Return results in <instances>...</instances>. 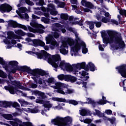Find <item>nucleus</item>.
Listing matches in <instances>:
<instances>
[{
    "label": "nucleus",
    "mask_w": 126,
    "mask_h": 126,
    "mask_svg": "<svg viewBox=\"0 0 126 126\" xmlns=\"http://www.w3.org/2000/svg\"><path fill=\"white\" fill-rule=\"evenodd\" d=\"M107 33L109 37H102V41L103 44H119L120 49H125L126 48V44L125 41L123 40L122 34L117 32L107 30Z\"/></svg>",
    "instance_id": "obj_1"
},
{
    "label": "nucleus",
    "mask_w": 126,
    "mask_h": 126,
    "mask_svg": "<svg viewBox=\"0 0 126 126\" xmlns=\"http://www.w3.org/2000/svg\"><path fill=\"white\" fill-rule=\"evenodd\" d=\"M42 52H34L33 51H29V54H34L36 56H37L38 59H40V60L42 59L45 61H48V63H50L54 68H58L59 67V62L57 63H56V62L61 61V56L60 55H53L52 56V55L45 50H42Z\"/></svg>",
    "instance_id": "obj_2"
},
{
    "label": "nucleus",
    "mask_w": 126,
    "mask_h": 126,
    "mask_svg": "<svg viewBox=\"0 0 126 126\" xmlns=\"http://www.w3.org/2000/svg\"><path fill=\"white\" fill-rule=\"evenodd\" d=\"M8 65L11 66L10 70H8V78L9 80L13 79V76H12L10 73H16V71H23V72H26L25 65L24 66H19L18 65L19 63L16 61H11L9 62L8 63Z\"/></svg>",
    "instance_id": "obj_3"
},
{
    "label": "nucleus",
    "mask_w": 126,
    "mask_h": 126,
    "mask_svg": "<svg viewBox=\"0 0 126 126\" xmlns=\"http://www.w3.org/2000/svg\"><path fill=\"white\" fill-rule=\"evenodd\" d=\"M51 122L55 126H69L71 125V123H72V119L69 116L64 118L58 116L56 119L52 120Z\"/></svg>",
    "instance_id": "obj_4"
},
{
    "label": "nucleus",
    "mask_w": 126,
    "mask_h": 126,
    "mask_svg": "<svg viewBox=\"0 0 126 126\" xmlns=\"http://www.w3.org/2000/svg\"><path fill=\"white\" fill-rule=\"evenodd\" d=\"M25 68L26 72L32 74L33 76H37V77H40V76H49V73L43 69L36 68L32 70L30 68V67L26 65H25Z\"/></svg>",
    "instance_id": "obj_5"
},
{
    "label": "nucleus",
    "mask_w": 126,
    "mask_h": 126,
    "mask_svg": "<svg viewBox=\"0 0 126 126\" xmlns=\"http://www.w3.org/2000/svg\"><path fill=\"white\" fill-rule=\"evenodd\" d=\"M87 101H88V104L92 105L94 108H95V107L97 106V104H99V105H105V104H107L106 97L104 95L102 96V98L101 99L97 102H95V101L92 100V99L90 98H87Z\"/></svg>",
    "instance_id": "obj_6"
},
{
    "label": "nucleus",
    "mask_w": 126,
    "mask_h": 126,
    "mask_svg": "<svg viewBox=\"0 0 126 126\" xmlns=\"http://www.w3.org/2000/svg\"><path fill=\"white\" fill-rule=\"evenodd\" d=\"M12 10V7L7 4L5 3L4 4H1L0 6V11L1 13H4L5 12H10Z\"/></svg>",
    "instance_id": "obj_7"
},
{
    "label": "nucleus",
    "mask_w": 126,
    "mask_h": 126,
    "mask_svg": "<svg viewBox=\"0 0 126 126\" xmlns=\"http://www.w3.org/2000/svg\"><path fill=\"white\" fill-rule=\"evenodd\" d=\"M116 69H118L119 73L122 77L126 78V65L125 64L116 67Z\"/></svg>",
    "instance_id": "obj_8"
},
{
    "label": "nucleus",
    "mask_w": 126,
    "mask_h": 126,
    "mask_svg": "<svg viewBox=\"0 0 126 126\" xmlns=\"http://www.w3.org/2000/svg\"><path fill=\"white\" fill-rule=\"evenodd\" d=\"M16 34H17V35H19V36H25L27 35L28 36V37H35V34L31 33V32H28L26 33L24 32H23L22 30H18L17 31L15 32Z\"/></svg>",
    "instance_id": "obj_9"
},
{
    "label": "nucleus",
    "mask_w": 126,
    "mask_h": 126,
    "mask_svg": "<svg viewBox=\"0 0 126 126\" xmlns=\"http://www.w3.org/2000/svg\"><path fill=\"white\" fill-rule=\"evenodd\" d=\"M32 42L34 47H38V46L44 47L45 46V42L39 39H32Z\"/></svg>",
    "instance_id": "obj_10"
},
{
    "label": "nucleus",
    "mask_w": 126,
    "mask_h": 126,
    "mask_svg": "<svg viewBox=\"0 0 126 126\" xmlns=\"http://www.w3.org/2000/svg\"><path fill=\"white\" fill-rule=\"evenodd\" d=\"M95 71V70H97V67L95 66L94 63L92 62H89L88 64H87V68L86 71Z\"/></svg>",
    "instance_id": "obj_11"
},
{
    "label": "nucleus",
    "mask_w": 126,
    "mask_h": 126,
    "mask_svg": "<svg viewBox=\"0 0 126 126\" xmlns=\"http://www.w3.org/2000/svg\"><path fill=\"white\" fill-rule=\"evenodd\" d=\"M65 48H68L67 44H66V43H63L60 49V52L61 54H62V55H66V54H67L68 51H66Z\"/></svg>",
    "instance_id": "obj_12"
},
{
    "label": "nucleus",
    "mask_w": 126,
    "mask_h": 126,
    "mask_svg": "<svg viewBox=\"0 0 126 126\" xmlns=\"http://www.w3.org/2000/svg\"><path fill=\"white\" fill-rule=\"evenodd\" d=\"M20 24L15 21L10 20L8 23V26L12 28H19Z\"/></svg>",
    "instance_id": "obj_13"
},
{
    "label": "nucleus",
    "mask_w": 126,
    "mask_h": 126,
    "mask_svg": "<svg viewBox=\"0 0 126 126\" xmlns=\"http://www.w3.org/2000/svg\"><path fill=\"white\" fill-rule=\"evenodd\" d=\"M82 5L86 6L88 8H93L94 5L91 2L88 1L86 0H82L81 1Z\"/></svg>",
    "instance_id": "obj_14"
},
{
    "label": "nucleus",
    "mask_w": 126,
    "mask_h": 126,
    "mask_svg": "<svg viewBox=\"0 0 126 126\" xmlns=\"http://www.w3.org/2000/svg\"><path fill=\"white\" fill-rule=\"evenodd\" d=\"M76 42L75 46L73 47L72 50L74 53L75 52V53H78V51L80 50L81 49L82 42H78V41L77 40H76Z\"/></svg>",
    "instance_id": "obj_15"
},
{
    "label": "nucleus",
    "mask_w": 126,
    "mask_h": 126,
    "mask_svg": "<svg viewBox=\"0 0 126 126\" xmlns=\"http://www.w3.org/2000/svg\"><path fill=\"white\" fill-rule=\"evenodd\" d=\"M7 38L9 40H11V39H17V35L14 33V32L12 31H9L7 33Z\"/></svg>",
    "instance_id": "obj_16"
},
{
    "label": "nucleus",
    "mask_w": 126,
    "mask_h": 126,
    "mask_svg": "<svg viewBox=\"0 0 126 126\" xmlns=\"http://www.w3.org/2000/svg\"><path fill=\"white\" fill-rule=\"evenodd\" d=\"M77 80V78L76 77L71 76L70 75H67V77L66 79V81L71 82V83H73Z\"/></svg>",
    "instance_id": "obj_17"
},
{
    "label": "nucleus",
    "mask_w": 126,
    "mask_h": 126,
    "mask_svg": "<svg viewBox=\"0 0 126 126\" xmlns=\"http://www.w3.org/2000/svg\"><path fill=\"white\" fill-rule=\"evenodd\" d=\"M14 121H10V125L12 126H19L20 124H22V121L17 118L14 119Z\"/></svg>",
    "instance_id": "obj_18"
},
{
    "label": "nucleus",
    "mask_w": 126,
    "mask_h": 126,
    "mask_svg": "<svg viewBox=\"0 0 126 126\" xmlns=\"http://www.w3.org/2000/svg\"><path fill=\"white\" fill-rule=\"evenodd\" d=\"M9 92H10V94L14 95V94H17L19 93V90H18V88L17 87L10 86V91Z\"/></svg>",
    "instance_id": "obj_19"
},
{
    "label": "nucleus",
    "mask_w": 126,
    "mask_h": 126,
    "mask_svg": "<svg viewBox=\"0 0 126 126\" xmlns=\"http://www.w3.org/2000/svg\"><path fill=\"white\" fill-rule=\"evenodd\" d=\"M0 64L2 65L3 68H5L6 70H7L8 68V65L7 64V62L3 60V58L0 57Z\"/></svg>",
    "instance_id": "obj_20"
},
{
    "label": "nucleus",
    "mask_w": 126,
    "mask_h": 126,
    "mask_svg": "<svg viewBox=\"0 0 126 126\" xmlns=\"http://www.w3.org/2000/svg\"><path fill=\"white\" fill-rule=\"evenodd\" d=\"M55 2L56 4H58V7L60 8H64L65 6V2L63 1H60L59 0H55Z\"/></svg>",
    "instance_id": "obj_21"
},
{
    "label": "nucleus",
    "mask_w": 126,
    "mask_h": 126,
    "mask_svg": "<svg viewBox=\"0 0 126 126\" xmlns=\"http://www.w3.org/2000/svg\"><path fill=\"white\" fill-rule=\"evenodd\" d=\"M56 39L52 36V35H49L48 36L46 37V44H51V43L53 42V41H55Z\"/></svg>",
    "instance_id": "obj_22"
},
{
    "label": "nucleus",
    "mask_w": 126,
    "mask_h": 126,
    "mask_svg": "<svg viewBox=\"0 0 126 126\" xmlns=\"http://www.w3.org/2000/svg\"><path fill=\"white\" fill-rule=\"evenodd\" d=\"M64 43H66V44H68L69 46L71 47V46H73V45H74V44L75 43V41L73 40V39L70 37H68L65 42H64Z\"/></svg>",
    "instance_id": "obj_23"
},
{
    "label": "nucleus",
    "mask_w": 126,
    "mask_h": 126,
    "mask_svg": "<svg viewBox=\"0 0 126 126\" xmlns=\"http://www.w3.org/2000/svg\"><path fill=\"white\" fill-rule=\"evenodd\" d=\"M82 48V52L83 54H87V52H88V49L86 48V44H85V42L84 41H82V44H81Z\"/></svg>",
    "instance_id": "obj_24"
},
{
    "label": "nucleus",
    "mask_w": 126,
    "mask_h": 126,
    "mask_svg": "<svg viewBox=\"0 0 126 126\" xmlns=\"http://www.w3.org/2000/svg\"><path fill=\"white\" fill-rule=\"evenodd\" d=\"M42 105H43V107H44V108H46L47 109H48V110H50V108H52L53 106V105L50 103V101L47 100H44Z\"/></svg>",
    "instance_id": "obj_25"
},
{
    "label": "nucleus",
    "mask_w": 126,
    "mask_h": 126,
    "mask_svg": "<svg viewBox=\"0 0 126 126\" xmlns=\"http://www.w3.org/2000/svg\"><path fill=\"white\" fill-rule=\"evenodd\" d=\"M65 68L66 71H72L73 70V67L69 63H65Z\"/></svg>",
    "instance_id": "obj_26"
},
{
    "label": "nucleus",
    "mask_w": 126,
    "mask_h": 126,
    "mask_svg": "<svg viewBox=\"0 0 126 126\" xmlns=\"http://www.w3.org/2000/svg\"><path fill=\"white\" fill-rule=\"evenodd\" d=\"M2 104L4 108H8V107H11L12 102L4 101L2 102Z\"/></svg>",
    "instance_id": "obj_27"
},
{
    "label": "nucleus",
    "mask_w": 126,
    "mask_h": 126,
    "mask_svg": "<svg viewBox=\"0 0 126 126\" xmlns=\"http://www.w3.org/2000/svg\"><path fill=\"white\" fill-rule=\"evenodd\" d=\"M65 102H66V103H68V104L73 105L74 106H76V105H78V102H77L76 100L73 99H68L67 100H66Z\"/></svg>",
    "instance_id": "obj_28"
},
{
    "label": "nucleus",
    "mask_w": 126,
    "mask_h": 126,
    "mask_svg": "<svg viewBox=\"0 0 126 126\" xmlns=\"http://www.w3.org/2000/svg\"><path fill=\"white\" fill-rule=\"evenodd\" d=\"M53 101H56L57 102H65L66 99L65 98H62L60 97H52Z\"/></svg>",
    "instance_id": "obj_29"
},
{
    "label": "nucleus",
    "mask_w": 126,
    "mask_h": 126,
    "mask_svg": "<svg viewBox=\"0 0 126 126\" xmlns=\"http://www.w3.org/2000/svg\"><path fill=\"white\" fill-rule=\"evenodd\" d=\"M80 114L81 116L83 117H85V116H87V114H88V111L85 109H82V110H80Z\"/></svg>",
    "instance_id": "obj_30"
},
{
    "label": "nucleus",
    "mask_w": 126,
    "mask_h": 126,
    "mask_svg": "<svg viewBox=\"0 0 126 126\" xmlns=\"http://www.w3.org/2000/svg\"><path fill=\"white\" fill-rule=\"evenodd\" d=\"M67 77V75L60 74L58 75V77L59 80H65V81H66Z\"/></svg>",
    "instance_id": "obj_31"
},
{
    "label": "nucleus",
    "mask_w": 126,
    "mask_h": 126,
    "mask_svg": "<svg viewBox=\"0 0 126 126\" xmlns=\"http://www.w3.org/2000/svg\"><path fill=\"white\" fill-rule=\"evenodd\" d=\"M87 24V25H89V28L91 30L94 29V24H95V23H94V22L88 21Z\"/></svg>",
    "instance_id": "obj_32"
},
{
    "label": "nucleus",
    "mask_w": 126,
    "mask_h": 126,
    "mask_svg": "<svg viewBox=\"0 0 126 126\" xmlns=\"http://www.w3.org/2000/svg\"><path fill=\"white\" fill-rule=\"evenodd\" d=\"M60 61H62V59L61 58V60L59 62H56V63H59L58 65H59V66L61 68H63V66H65V63L63 61H61L60 63Z\"/></svg>",
    "instance_id": "obj_33"
},
{
    "label": "nucleus",
    "mask_w": 126,
    "mask_h": 126,
    "mask_svg": "<svg viewBox=\"0 0 126 126\" xmlns=\"http://www.w3.org/2000/svg\"><path fill=\"white\" fill-rule=\"evenodd\" d=\"M50 44V48L52 50H54V49H55V48L57 47V41H56V39L54 41H52V42Z\"/></svg>",
    "instance_id": "obj_34"
},
{
    "label": "nucleus",
    "mask_w": 126,
    "mask_h": 126,
    "mask_svg": "<svg viewBox=\"0 0 126 126\" xmlns=\"http://www.w3.org/2000/svg\"><path fill=\"white\" fill-rule=\"evenodd\" d=\"M83 22H84L83 20L81 19L79 21L73 22L72 24H74L75 25H79L80 26H83Z\"/></svg>",
    "instance_id": "obj_35"
},
{
    "label": "nucleus",
    "mask_w": 126,
    "mask_h": 126,
    "mask_svg": "<svg viewBox=\"0 0 126 126\" xmlns=\"http://www.w3.org/2000/svg\"><path fill=\"white\" fill-rule=\"evenodd\" d=\"M56 86H54V87H55V89H59L61 87H63V84L61 82H57L55 83Z\"/></svg>",
    "instance_id": "obj_36"
},
{
    "label": "nucleus",
    "mask_w": 126,
    "mask_h": 126,
    "mask_svg": "<svg viewBox=\"0 0 126 126\" xmlns=\"http://www.w3.org/2000/svg\"><path fill=\"white\" fill-rule=\"evenodd\" d=\"M3 117L4 119L8 120H11L13 119V116L11 114H4Z\"/></svg>",
    "instance_id": "obj_37"
},
{
    "label": "nucleus",
    "mask_w": 126,
    "mask_h": 126,
    "mask_svg": "<svg viewBox=\"0 0 126 126\" xmlns=\"http://www.w3.org/2000/svg\"><path fill=\"white\" fill-rule=\"evenodd\" d=\"M60 17L61 19H63V20H68V15H67V14H61Z\"/></svg>",
    "instance_id": "obj_38"
},
{
    "label": "nucleus",
    "mask_w": 126,
    "mask_h": 126,
    "mask_svg": "<svg viewBox=\"0 0 126 126\" xmlns=\"http://www.w3.org/2000/svg\"><path fill=\"white\" fill-rule=\"evenodd\" d=\"M110 47L112 49H113L114 50H119L120 47V46H119V44H113L110 45Z\"/></svg>",
    "instance_id": "obj_39"
},
{
    "label": "nucleus",
    "mask_w": 126,
    "mask_h": 126,
    "mask_svg": "<svg viewBox=\"0 0 126 126\" xmlns=\"http://www.w3.org/2000/svg\"><path fill=\"white\" fill-rule=\"evenodd\" d=\"M81 65V69H84L86 71V68H87V65H86V63L82 62L80 63Z\"/></svg>",
    "instance_id": "obj_40"
},
{
    "label": "nucleus",
    "mask_w": 126,
    "mask_h": 126,
    "mask_svg": "<svg viewBox=\"0 0 126 126\" xmlns=\"http://www.w3.org/2000/svg\"><path fill=\"white\" fill-rule=\"evenodd\" d=\"M12 83L13 85H14L15 86V87H17V88H18L19 85H20V84L21 83L19 81L14 80L12 82Z\"/></svg>",
    "instance_id": "obj_41"
},
{
    "label": "nucleus",
    "mask_w": 126,
    "mask_h": 126,
    "mask_svg": "<svg viewBox=\"0 0 126 126\" xmlns=\"http://www.w3.org/2000/svg\"><path fill=\"white\" fill-rule=\"evenodd\" d=\"M72 66L74 67H75L77 69H79L80 70L81 69V65L80 64V63H78L77 64H73Z\"/></svg>",
    "instance_id": "obj_42"
},
{
    "label": "nucleus",
    "mask_w": 126,
    "mask_h": 126,
    "mask_svg": "<svg viewBox=\"0 0 126 126\" xmlns=\"http://www.w3.org/2000/svg\"><path fill=\"white\" fill-rule=\"evenodd\" d=\"M101 21L103 22V23H108V22H110V19L105 17H102Z\"/></svg>",
    "instance_id": "obj_43"
},
{
    "label": "nucleus",
    "mask_w": 126,
    "mask_h": 126,
    "mask_svg": "<svg viewBox=\"0 0 126 126\" xmlns=\"http://www.w3.org/2000/svg\"><path fill=\"white\" fill-rule=\"evenodd\" d=\"M47 83L54 84L55 83V79L54 78H49L46 80Z\"/></svg>",
    "instance_id": "obj_44"
},
{
    "label": "nucleus",
    "mask_w": 126,
    "mask_h": 126,
    "mask_svg": "<svg viewBox=\"0 0 126 126\" xmlns=\"http://www.w3.org/2000/svg\"><path fill=\"white\" fill-rule=\"evenodd\" d=\"M27 10V8L25 7H21L19 9V11L21 13H25L26 10Z\"/></svg>",
    "instance_id": "obj_45"
},
{
    "label": "nucleus",
    "mask_w": 126,
    "mask_h": 126,
    "mask_svg": "<svg viewBox=\"0 0 126 126\" xmlns=\"http://www.w3.org/2000/svg\"><path fill=\"white\" fill-rule=\"evenodd\" d=\"M21 89L22 90H27L29 91V89L28 88H26L22 85H21V83L20 84V85L18 87V89Z\"/></svg>",
    "instance_id": "obj_46"
},
{
    "label": "nucleus",
    "mask_w": 126,
    "mask_h": 126,
    "mask_svg": "<svg viewBox=\"0 0 126 126\" xmlns=\"http://www.w3.org/2000/svg\"><path fill=\"white\" fill-rule=\"evenodd\" d=\"M38 2L36 3V5H40L41 6H43L44 4H45V1L44 0H39Z\"/></svg>",
    "instance_id": "obj_47"
},
{
    "label": "nucleus",
    "mask_w": 126,
    "mask_h": 126,
    "mask_svg": "<svg viewBox=\"0 0 126 126\" xmlns=\"http://www.w3.org/2000/svg\"><path fill=\"white\" fill-rule=\"evenodd\" d=\"M94 24H95V26L97 28H100L101 26H102V22H94Z\"/></svg>",
    "instance_id": "obj_48"
},
{
    "label": "nucleus",
    "mask_w": 126,
    "mask_h": 126,
    "mask_svg": "<svg viewBox=\"0 0 126 126\" xmlns=\"http://www.w3.org/2000/svg\"><path fill=\"white\" fill-rule=\"evenodd\" d=\"M39 96L41 97V99H43L48 98V96H47V95H46V94H45L43 92H41Z\"/></svg>",
    "instance_id": "obj_49"
},
{
    "label": "nucleus",
    "mask_w": 126,
    "mask_h": 126,
    "mask_svg": "<svg viewBox=\"0 0 126 126\" xmlns=\"http://www.w3.org/2000/svg\"><path fill=\"white\" fill-rule=\"evenodd\" d=\"M119 13H120V14H121V15H124V16L126 17V10H125V9L120 10Z\"/></svg>",
    "instance_id": "obj_50"
},
{
    "label": "nucleus",
    "mask_w": 126,
    "mask_h": 126,
    "mask_svg": "<svg viewBox=\"0 0 126 126\" xmlns=\"http://www.w3.org/2000/svg\"><path fill=\"white\" fill-rule=\"evenodd\" d=\"M19 28H21L22 29H24V30H25V31H27L28 30L27 27H26V26L21 24H20L19 26Z\"/></svg>",
    "instance_id": "obj_51"
},
{
    "label": "nucleus",
    "mask_w": 126,
    "mask_h": 126,
    "mask_svg": "<svg viewBox=\"0 0 126 126\" xmlns=\"http://www.w3.org/2000/svg\"><path fill=\"white\" fill-rule=\"evenodd\" d=\"M95 111L96 114L97 115V116H98V117H102L103 116V114H102L101 113V111H100L99 110L95 109Z\"/></svg>",
    "instance_id": "obj_52"
},
{
    "label": "nucleus",
    "mask_w": 126,
    "mask_h": 126,
    "mask_svg": "<svg viewBox=\"0 0 126 126\" xmlns=\"http://www.w3.org/2000/svg\"><path fill=\"white\" fill-rule=\"evenodd\" d=\"M45 100H43L42 99H36L35 100V103H36V104H44V102Z\"/></svg>",
    "instance_id": "obj_53"
},
{
    "label": "nucleus",
    "mask_w": 126,
    "mask_h": 126,
    "mask_svg": "<svg viewBox=\"0 0 126 126\" xmlns=\"http://www.w3.org/2000/svg\"><path fill=\"white\" fill-rule=\"evenodd\" d=\"M26 3L28 5H30L32 6V5H34V3L30 0H26Z\"/></svg>",
    "instance_id": "obj_54"
},
{
    "label": "nucleus",
    "mask_w": 126,
    "mask_h": 126,
    "mask_svg": "<svg viewBox=\"0 0 126 126\" xmlns=\"http://www.w3.org/2000/svg\"><path fill=\"white\" fill-rule=\"evenodd\" d=\"M11 106H13V108H17V107H20V105L17 102H14V103L12 102Z\"/></svg>",
    "instance_id": "obj_55"
},
{
    "label": "nucleus",
    "mask_w": 126,
    "mask_h": 126,
    "mask_svg": "<svg viewBox=\"0 0 126 126\" xmlns=\"http://www.w3.org/2000/svg\"><path fill=\"white\" fill-rule=\"evenodd\" d=\"M38 111H39V110L36 108H32V109H30V112L32 114H35L36 113H38Z\"/></svg>",
    "instance_id": "obj_56"
},
{
    "label": "nucleus",
    "mask_w": 126,
    "mask_h": 126,
    "mask_svg": "<svg viewBox=\"0 0 126 126\" xmlns=\"http://www.w3.org/2000/svg\"><path fill=\"white\" fill-rule=\"evenodd\" d=\"M42 21L45 23V24H49L50 23V19L44 18Z\"/></svg>",
    "instance_id": "obj_57"
},
{
    "label": "nucleus",
    "mask_w": 126,
    "mask_h": 126,
    "mask_svg": "<svg viewBox=\"0 0 126 126\" xmlns=\"http://www.w3.org/2000/svg\"><path fill=\"white\" fill-rule=\"evenodd\" d=\"M78 69H77L76 68H73V70L71 71L72 72H73V73L74 74H75V75H77V74H78V73L77 72H78V70H77Z\"/></svg>",
    "instance_id": "obj_58"
},
{
    "label": "nucleus",
    "mask_w": 126,
    "mask_h": 126,
    "mask_svg": "<svg viewBox=\"0 0 126 126\" xmlns=\"http://www.w3.org/2000/svg\"><path fill=\"white\" fill-rule=\"evenodd\" d=\"M91 122H92V121L90 119H86L84 120V124H91Z\"/></svg>",
    "instance_id": "obj_59"
},
{
    "label": "nucleus",
    "mask_w": 126,
    "mask_h": 126,
    "mask_svg": "<svg viewBox=\"0 0 126 126\" xmlns=\"http://www.w3.org/2000/svg\"><path fill=\"white\" fill-rule=\"evenodd\" d=\"M53 36L54 38H55V39H58V38L60 37V34L58 32H55L53 33Z\"/></svg>",
    "instance_id": "obj_60"
},
{
    "label": "nucleus",
    "mask_w": 126,
    "mask_h": 126,
    "mask_svg": "<svg viewBox=\"0 0 126 126\" xmlns=\"http://www.w3.org/2000/svg\"><path fill=\"white\" fill-rule=\"evenodd\" d=\"M57 93H60V94H63V95H64V94H65V93H64L62 89H59L57 91Z\"/></svg>",
    "instance_id": "obj_61"
},
{
    "label": "nucleus",
    "mask_w": 126,
    "mask_h": 126,
    "mask_svg": "<svg viewBox=\"0 0 126 126\" xmlns=\"http://www.w3.org/2000/svg\"><path fill=\"white\" fill-rule=\"evenodd\" d=\"M51 15H57L58 14V11L52 10L50 12Z\"/></svg>",
    "instance_id": "obj_62"
},
{
    "label": "nucleus",
    "mask_w": 126,
    "mask_h": 126,
    "mask_svg": "<svg viewBox=\"0 0 126 126\" xmlns=\"http://www.w3.org/2000/svg\"><path fill=\"white\" fill-rule=\"evenodd\" d=\"M107 115H112L113 114V111L111 109H107L105 110Z\"/></svg>",
    "instance_id": "obj_63"
},
{
    "label": "nucleus",
    "mask_w": 126,
    "mask_h": 126,
    "mask_svg": "<svg viewBox=\"0 0 126 126\" xmlns=\"http://www.w3.org/2000/svg\"><path fill=\"white\" fill-rule=\"evenodd\" d=\"M65 93L66 94H72V93H73V90H70V89H67L66 92H65Z\"/></svg>",
    "instance_id": "obj_64"
}]
</instances>
